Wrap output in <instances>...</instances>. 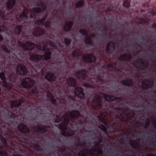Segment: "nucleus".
Segmentation results:
<instances>
[{
    "mask_svg": "<svg viewBox=\"0 0 156 156\" xmlns=\"http://www.w3.org/2000/svg\"><path fill=\"white\" fill-rule=\"evenodd\" d=\"M57 99L49 103L50 113L55 115V122H62L58 125L62 131V136L53 135L52 144L55 148L52 156H104L103 144L107 142L105 135L115 140L118 137H110L100 128L103 125L101 112L93 110L89 98L82 102L85 97L83 90H53ZM49 156H52L49 152Z\"/></svg>",
    "mask_w": 156,
    "mask_h": 156,
    "instance_id": "1",
    "label": "nucleus"
},
{
    "mask_svg": "<svg viewBox=\"0 0 156 156\" xmlns=\"http://www.w3.org/2000/svg\"><path fill=\"white\" fill-rule=\"evenodd\" d=\"M56 0V5L54 9L55 21L60 23L61 26L63 25L64 30L57 33V39L62 40L64 34L73 40V46H69L72 41L68 38L64 39L66 45L60 53L54 57L53 65H100L103 61L111 59V56L107 55L106 48L105 54L104 46L102 45L105 37L111 38L108 29L105 27L101 29L97 27L96 28L102 34H91L88 36L86 29H80L78 32L82 27L88 30L91 28V31H94V26L90 23L91 17L83 16L86 15L80 10L77 11L70 7L73 5L71 0H60V2ZM113 42L115 44L116 52H121V50L123 51L121 48H117L116 43Z\"/></svg>",
    "mask_w": 156,
    "mask_h": 156,
    "instance_id": "2",
    "label": "nucleus"
},
{
    "mask_svg": "<svg viewBox=\"0 0 156 156\" xmlns=\"http://www.w3.org/2000/svg\"><path fill=\"white\" fill-rule=\"evenodd\" d=\"M133 141H132L130 142V144L131 147L134 149V150L132 149H128L127 150L125 151V152H126V155L127 156H138L136 155V153L135 152V150H138L140 149V146L139 143L137 144V146H136L134 145Z\"/></svg>",
    "mask_w": 156,
    "mask_h": 156,
    "instance_id": "3",
    "label": "nucleus"
},
{
    "mask_svg": "<svg viewBox=\"0 0 156 156\" xmlns=\"http://www.w3.org/2000/svg\"><path fill=\"white\" fill-rule=\"evenodd\" d=\"M18 45L21 47L23 50L26 51L32 50L34 48L35 44L34 43L29 41H26L24 42L19 41Z\"/></svg>",
    "mask_w": 156,
    "mask_h": 156,
    "instance_id": "4",
    "label": "nucleus"
},
{
    "mask_svg": "<svg viewBox=\"0 0 156 156\" xmlns=\"http://www.w3.org/2000/svg\"><path fill=\"white\" fill-rule=\"evenodd\" d=\"M37 48L40 51H44L45 54L43 55L44 58L45 60L49 59V51L48 48H46V44L42 41L37 44Z\"/></svg>",
    "mask_w": 156,
    "mask_h": 156,
    "instance_id": "5",
    "label": "nucleus"
},
{
    "mask_svg": "<svg viewBox=\"0 0 156 156\" xmlns=\"http://www.w3.org/2000/svg\"><path fill=\"white\" fill-rule=\"evenodd\" d=\"M34 83V80L30 77L23 79L21 82L22 85L25 88H30Z\"/></svg>",
    "mask_w": 156,
    "mask_h": 156,
    "instance_id": "6",
    "label": "nucleus"
},
{
    "mask_svg": "<svg viewBox=\"0 0 156 156\" xmlns=\"http://www.w3.org/2000/svg\"><path fill=\"white\" fill-rule=\"evenodd\" d=\"M16 73L19 75L24 76L26 75L27 70L25 66L23 65H19L16 67Z\"/></svg>",
    "mask_w": 156,
    "mask_h": 156,
    "instance_id": "7",
    "label": "nucleus"
},
{
    "mask_svg": "<svg viewBox=\"0 0 156 156\" xmlns=\"http://www.w3.org/2000/svg\"><path fill=\"white\" fill-rule=\"evenodd\" d=\"M30 12L31 14L30 15V17L34 19H37L38 18V13L43 11L39 7H35L30 9Z\"/></svg>",
    "mask_w": 156,
    "mask_h": 156,
    "instance_id": "8",
    "label": "nucleus"
},
{
    "mask_svg": "<svg viewBox=\"0 0 156 156\" xmlns=\"http://www.w3.org/2000/svg\"><path fill=\"white\" fill-rule=\"evenodd\" d=\"M103 0H94L93 1L92 3V8H95L98 10L99 9L101 6H105L108 3V1H107L104 3L101 2Z\"/></svg>",
    "mask_w": 156,
    "mask_h": 156,
    "instance_id": "9",
    "label": "nucleus"
},
{
    "mask_svg": "<svg viewBox=\"0 0 156 156\" xmlns=\"http://www.w3.org/2000/svg\"><path fill=\"white\" fill-rule=\"evenodd\" d=\"M33 33L34 35L38 36L43 35L44 34L43 29L40 27L35 28L33 31Z\"/></svg>",
    "mask_w": 156,
    "mask_h": 156,
    "instance_id": "10",
    "label": "nucleus"
},
{
    "mask_svg": "<svg viewBox=\"0 0 156 156\" xmlns=\"http://www.w3.org/2000/svg\"><path fill=\"white\" fill-rule=\"evenodd\" d=\"M112 147L113 149H112L110 147L109 149L110 151H108V156H121V155H123L122 154L121 155L117 153L118 150L116 148L113 146Z\"/></svg>",
    "mask_w": 156,
    "mask_h": 156,
    "instance_id": "11",
    "label": "nucleus"
},
{
    "mask_svg": "<svg viewBox=\"0 0 156 156\" xmlns=\"http://www.w3.org/2000/svg\"><path fill=\"white\" fill-rule=\"evenodd\" d=\"M28 13V11L27 9H24L22 14L17 16L16 18L20 21H21L23 20L24 17L26 18H27V14Z\"/></svg>",
    "mask_w": 156,
    "mask_h": 156,
    "instance_id": "12",
    "label": "nucleus"
},
{
    "mask_svg": "<svg viewBox=\"0 0 156 156\" xmlns=\"http://www.w3.org/2000/svg\"><path fill=\"white\" fill-rule=\"evenodd\" d=\"M16 0H8L6 3V8L8 10L12 9L15 5Z\"/></svg>",
    "mask_w": 156,
    "mask_h": 156,
    "instance_id": "13",
    "label": "nucleus"
},
{
    "mask_svg": "<svg viewBox=\"0 0 156 156\" xmlns=\"http://www.w3.org/2000/svg\"><path fill=\"white\" fill-rule=\"evenodd\" d=\"M18 128L20 131L23 133H28L29 131V128L22 124L18 125Z\"/></svg>",
    "mask_w": 156,
    "mask_h": 156,
    "instance_id": "14",
    "label": "nucleus"
},
{
    "mask_svg": "<svg viewBox=\"0 0 156 156\" xmlns=\"http://www.w3.org/2000/svg\"><path fill=\"white\" fill-rule=\"evenodd\" d=\"M34 131L39 133H44L45 132V130L44 128L41 126H34L33 128Z\"/></svg>",
    "mask_w": 156,
    "mask_h": 156,
    "instance_id": "15",
    "label": "nucleus"
},
{
    "mask_svg": "<svg viewBox=\"0 0 156 156\" xmlns=\"http://www.w3.org/2000/svg\"><path fill=\"white\" fill-rule=\"evenodd\" d=\"M41 58L42 57L41 56L37 54L32 55L30 57V60L35 62L39 61L41 60Z\"/></svg>",
    "mask_w": 156,
    "mask_h": 156,
    "instance_id": "16",
    "label": "nucleus"
},
{
    "mask_svg": "<svg viewBox=\"0 0 156 156\" xmlns=\"http://www.w3.org/2000/svg\"><path fill=\"white\" fill-rule=\"evenodd\" d=\"M21 102L20 100H17L14 101H12L11 104V106L12 108L15 107H18L21 105Z\"/></svg>",
    "mask_w": 156,
    "mask_h": 156,
    "instance_id": "17",
    "label": "nucleus"
},
{
    "mask_svg": "<svg viewBox=\"0 0 156 156\" xmlns=\"http://www.w3.org/2000/svg\"><path fill=\"white\" fill-rule=\"evenodd\" d=\"M22 27L21 26H17L14 30V33L15 34L19 35L22 31Z\"/></svg>",
    "mask_w": 156,
    "mask_h": 156,
    "instance_id": "18",
    "label": "nucleus"
},
{
    "mask_svg": "<svg viewBox=\"0 0 156 156\" xmlns=\"http://www.w3.org/2000/svg\"><path fill=\"white\" fill-rule=\"evenodd\" d=\"M133 48L136 50L138 49V48L140 50H141L142 49V47L141 45L139 44H136V43H134L131 46L130 48L133 49Z\"/></svg>",
    "mask_w": 156,
    "mask_h": 156,
    "instance_id": "19",
    "label": "nucleus"
},
{
    "mask_svg": "<svg viewBox=\"0 0 156 156\" xmlns=\"http://www.w3.org/2000/svg\"><path fill=\"white\" fill-rule=\"evenodd\" d=\"M122 5L124 7L126 8V9H128L130 6V2L129 0H125L122 3Z\"/></svg>",
    "mask_w": 156,
    "mask_h": 156,
    "instance_id": "20",
    "label": "nucleus"
},
{
    "mask_svg": "<svg viewBox=\"0 0 156 156\" xmlns=\"http://www.w3.org/2000/svg\"><path fill=\"white\" fill-rule=\"evenodd\" d=\"M7 30V27L3 25L0 26V32H5Z\"/></svg>",
    "mask_w": 156,
    "mask_h": 156,
    "instance_id": "21",
    "label": "nucleus"
},
{
    "mask_svg": "<svg viewBox=\"0 0 156 156\" xmlns=\"http://www.w3.org/2000/svg\"><path fill=\"white\" fill-rule=\"evenodd\" d=\"M11 84H8L6 82H4L3 83V86L5 88L7 89H10L11 88Z\"/></svg>",
    "mask_w": 156,
    "mask_h": 156,
    "instance_id": "22",
    "label": "nucleus"
},
{
    "mask_svg": "<svg viewBox=\"0 0 156 156\" xmlns=\"http://www.w3.org/2000/svg\"><path fill=\"white\" fill-rule=\"evenodd\" d=\"M150 124V119H147V121L145 122V126H144V129H147L148 127L149 126Z\"/></svg>",
    "mask_w": 156,
    "mask_h": 156,
    "instance_id": "23",
    "label": "nucleus"
},
{
    "mask_svg": "<svg viewBox=\"0 0 156 156\" xmlns=\"http://www.w3.org/2000/svg\"><path fill=\"white\" fill-rule=\"evenodd\" d=\"M0 138L3 142L5 146L6 145V142L5 140V138L1 135L0 134Z\"/></svg>",
    "mask_w": 156,
    "mask_h": 156,
    "instance_id": "24",
    "label": "nucleus"
},
{
    "mask_svg": "<svg viewBox=\"0 0 156 156\" xmlns=\"http://www.w3.org/2000/svg\"><path fill=\"white\" fill-rule=\"evenodd\" d=\"M51 18L50 17H49V28L50 27V25L51 24V21H50V20ZM50 30L49 29V32H50ZM50 35V33H49V35ZM50 39H51L50 36L49 35V45H51V43H53V46L54 47L55 46H56V45H55V42H52L50 40Z\"/></svg>",
    "mask_w": 156,
    "mask_h": 156,
    "instance_id": "25",
    "label": "nucleus"
},
{
    "mask_svg": "<svg viewBox=\"0 0 156 156\" xmlns=\"http://www.w3.org/2000/svg\"><path fill=\"white\" fill-rule=\"evenodd\" d=\"M42 23V20L41 19H39L36 20L34 22V23L37 25H40Z\"/></svg>",
    "mask_w": 156,
    "mask_h": 156,
    "instance_id": "26",
    "label": "nucleus"
},
{
    "mask_svg": "<svg viewBox=\"0 0 156 156\" xmlns=\"http://www.w3.org/2000/svg\"><path fill=\"white\" fill-rule=\"evenodd\" d=\"M113 27H116L115 29V31H117V32H118L119 33V34H120L121 33V27H119V28H118V27L117 25H115L114 26H113Z\"/></svg>",
    "mask_w": 156,
    "mask_h": 156,
    "instance_id": "27",
    "label": "nucleus"
},
{
    "mask_svg": "<svg viewBox=\"0 0 156 156\" xmlns=\"http://www.w3.org/2000/svg\"><path fill=\"white\" fill-rule=\"evenodd\" d=\"M1 48H2V49L5 52L8 53L9 52V50L5 46H4L3 45H2Z\"/></svg>",
    "mask_w": 156,
    "mask_h": 156,
    "instance_id": "28",
    "label": "nucleus"
},
{
    "mask_svg": "<svg viewBox=\"0 0 156 156\" xmlns=\"http://www.w3.org/2000/svg\"><path fill=\"white\" fill-rule=\"evenodd\" d=\"M0 78L3 80H5V74L4 73L2 72L0 73Z\"/></svg>",
    "mask_w": 156,
    "mask_h": 156,
    "instance_id": "29",
    "label": "nucleus"
},
{
    "mask_svg": "<svg viewBox=\"0 0 156 156\" xmlns=\"http://www.w3.org/2000/svg\"><path fill=\"white\" fill-rule=\"evenodd\" d=\"M7 153L6 152L4 151H0V156H6Z\"/></svg>",
    "mask_w": 156,
    "mask_h": 156,
    "instance_id": "30",
    "label": "nucleus"
},
{
    "mask_svg": "<svg viewBox=\"0 0 156 156\" xmlns=\"http://www.w3.org/2000/svg\"><path fill=\"white\" fill-rule=\"evenodd\" d=\"M40 6H41V7L42 8V9H43V10H45L46 6L44 3H41L40 4Z\"/></svg>",
    "mask_w": 156,
    "mask_h": 156,
    "instance_id": "31",
    "label": "nucleus"
},
{
    "mask_svg": "<svg viewBox=\"0 0 156 156\" xmlns=\"http://www.w3.org/2000/svg\"><path fill=\"white\" fill-rule=\"evenodd\" d=\"M45 26L47 29L49 28V22L48 21H47L45 24Z\"/></svg>",
    "mask_w": 156,
    "mask_h": 156,
    "instance_id": "32",
    "label": "nucleus"
},
{
    "mask_svg": "<svg viewBox=\"0 0 156 156\" xmlns=\"http://www.w3.org/2000/svg\"><path fill=\"white\" fill-rule=\"evenodd\" d=\"M148 2H147L146 3H144L143 5V6L144 7H148L149 5V4L148 3Z\"/></svg>",
    "mask_w": 156,
    "mask_h": 156,
    "instance_id": "33",
    "label": "nucleus"
},
{
    "mask_svg": "<svg viewBox=\"0 0 156 156\" xmlns=\"http://www.w3.org/2000/svg\"><path fill=\"white\" fill-rule=\"evenodd\" d=\"M45 77L46 79L49 81V73H47V74L45 76Z\"/></svg>",
    "mask_w": 156,
    "mask_h": 156,
    "instance_id": "34",
    "label": "nucleus"
},
{
    "mask_svg": "<svg viewBox=\"0 0 156 156\" xmlns=\"http://www.w3.org/2000/svg\"><path fill=\"white\" fill-rule=\"evenodd\" d=\"M152 28L153 29L156 28V23H153L152 25Z\"/></svg>",
    "mask_w": 156,
    "mask_h": 156,
    "instance_id": "35",
    "label": "nucleus"
},
{
    "mask_svg": "<svg viewBox=\"0 0 156 156\" xmlns=\"http://www.w3.org/2000/svg\"><path fill=\"white\" fill-rule=\"evenodd\" d=\"M151 14H152V16H154L156 15V12L153 11H152L151 12Z\"/></svg>",
    "mask_w": 156,
    "mask_h": 156,
    "instance_id": "36",
    "label": "nucleus"
},
{
    "mask_svg": "<svg viewBox=\"0 0 156 156\" xmlns=\"http://www.w3.org/2000/svg\"><path fill=\"white\" fill-rule=\"evenodd\" d=\"M3 39V37L2 35L0 34V41H2Z\"/></svg>",
    "mask_w": 156,
    "mask_h": 156,
    "instance_id": "37",
    "label": "nucleus"
},
{
    "mask_svg": "<svg viewBox=\"0 0 156 156\" xmlns=\"http://www.w3.org/2000/svg\"><path fill=\"white\" fill-rule=\"evenodd\" d=\"M107 11L110 12L112 11V9L111 8H108L107 9Z\"/></svg>",
    "mask_w": 156,
    "mask_h": 156,
    "instance_id": "38",
    "label": "nucleus"
},
{
    "mask_svg": "<svg viewBox=\"0 0 156 156\" xmlns=\"http://www.w3.org/2000/svg\"><path fill=\"white\" fill-rule=\"evenodd\" d=\"M49 60L51 59V53L50 51V49H49Z\"/></svg>",
    "mask_w": 156,
    "mask_h": 156,
    "instance_id": "39",
    "label": "nucleus"
},
{
    "mask_svg": "<svg viewBox=\"0 0 156 156\" xmlns=\"http://www.w3.org/2000/svg\"><path fill=\"white\" fill-rule=\"evenodd\" d=\"M49 102H50V101H51V92H50V91H49Z\"/></svg>",
    "mask_w": 156,
    "mask_h": 156,
    "instance_id": "40",
    "label": "nucleus"
},
{
    "mask_svg": "<svg viewBox=\"0 0 156 156\" xmlns=\"http://www.w3.org/2000/svg\"><path fill=\"white\" fill-rule=\"evenodd\" d=\"M41 20H42V23H43V22L45 20V18H43Z\"/></svg>",
    "mask_w": 156,
    "mask_h": 156,
    "instance_id": "41",
    "label": "nucleus"
},
{
    "mask_svg": "<svg viewBox=\"0 0 156 156\" xmlns=\"http://www.w3.org/2000/svg\"><path fill=\"white\" fill-rule=\"evenodd\" d=\"M50 127H49V129H50ZM50 138H50V130H49V140H50ZM50 143V142L49 141V143Z\"/></svg>",
    "mask_w": 156,
    "mask_h": 156,
    "instance_id": "42",
    "label": "nucleus"
},
{
    "mask_svg": "<svg viewBox=\"0 0 156 156\" xmlns=\"http://www.w3.org/2000/svg\"><path fill=\"white\" fill-rule=\"evenodd\" d=\"M130 52H132V53H134V51L133 50H132Z\"/></svg>",
    "mask_w": 156,
    "mask_h": 156,
    "instance_id": "43",
    "label": "nucleus"
},
{
    "mask_svg": "<svg viewBox=\"0 0 156 156\" xmlns=\"http://www.w3.org/2000/svg\"><path fill=\"white\" fill-rule=\"evenodd\" d=\"M150 22V20H148L147 21V23H149Z\"/></svg>",
    "mask_w": 156,
    "mask_h": 156,
    "instance_id": "44",
    "label": "nucleus"
},
{
    "mask_svg": "<svg viewBox=\"0 0 156 156\" xmlns=\"http://www.w3.org/2000/svg\"><path fill=\"white\" fill-rule=\"evenodd\" d=\"M142 39H143L144 41H146V40L145 39H144V38L143 37H142Z\"/></svg>",
    "mask_w": 156,
    "mask_h": 156,
    "instance_id": "45",
    "label": "nucleus"
},
{
    "mask_svg": "<svg viewBox=\"0 0 156 156\" xmlns=\"http://www.w3.org/2000/svg\"><path fill=\"white\" fill-rule=\"evenodd\" d=\"M108 5L109 6V5H111V4L110 2H108Z\"/></svg>",
    "mask_w": 156,
    "mask_h": 156,
    "instance_id": "46",
    "label": "nucleus"
},
{
    "mask_svg": "<svg viewBox=\"0 0 156 156\" xmlns=\"http://www.w3.org/2000/svg\"><path fill=\"white\" fill-rule=\"evenodd\" d=\"M124 43L126 45H127L128 44V43L126 41L124 42Z\"/></svg>",
    "mask_w": 156,
    "mask_h": 156,
    "instance_id": "47",
    "label": "nucleus"
},
{
    "mask_svg": "<svg viewBox=\"0 0 156 156\" xmlns=\"http://www.w3.org/2000/svg\"><path fill=\"white\" fill-rule=\"evenodd\" d=\"M155 123V125H154V128H156V123H155H155Z\"/></svg>",
    "mask_w": 156,
    "mask_h": 156,
    "instance_id": "48",
    "label": "nucleus"
},
{
    "mask_svg": "<svg viewBox=\"0 0 156 156\" xmlns=\"http://www.w3.org/2000/svg\"><path fill=\"white\" fill-rule=\"evenodd\" d=\"M144 12V10H142L141 11V12Z\"/></svg>",
    "mask_w": 156,
    "mask_h": 156,
    "instance_id": "49",
    "label": "nucleus"
},
{
    "mask_svg": "<svg viewBox=\"0 0 156 156\" xmlns=\"http://www.w3.org/2000/svg\"><path fill=\"white\" fill-rule=\"evenodd\" d=\"M50 7V4H49V8ZM49 16L50 15V13H51V12H50V9H49Z\"/></svg>",
    "mask_w": 156,
    "mask_h": 156,
    "instance_id": "50",
    "label": "nucleus"
},
{
    "mask_svg": "<svg viewBox=\"0 0 156 156\" xmlns=\"http://www.w3.org/2000/svg\"><path fill=\"white\" fill-rule=\"evenodd\" d=\"M149 48L148 49H149V50H151V47L149 46Z\"/></svg>",
    "mask_w": 156,
    "mask_h": 156,
    "instance_id": "51",
    "label": "nucleus"
},
{
    "mask_svg": "<svg viewBox=\"0 0 156 156\" xmlns=\"http://www.w3.org/2000/svg\"><path fill=\"white\" fill-rule=\"evenodd\" d=\"M50 62L49 61V69H50V66H51V65H50Z\"/></svg>",
    "mask_w": 156,
    "mask_h": 156,
    "instance_id": "52",
    "label": "nucleus"
},
{
    "mask_svg": "<svg viewBox=\"0 0 156 156\" xmlns=\"http://www.w3.org/2000/svg\"><path fill=\"white\" fill-rule=\"evenodd\" d=\"M115 35H118V34H115Z\"/></svg>",
    "mask_w": 156,
    "mask_h": 156,
    "instance_id": "53",
    "label": "nucleus"
},
{
    "mask_svg": "<svg viewBox=\"0 0 156 156\" xmlns=\"http://www.w3.org/2000/svg\"><path fill=\"white\" fill-rule=\"evenodd\" d=\"M1 88L0 87V91H1Z\"/></svg>",
    "mask_w": 156,
    "mask_h": 156,
    "instance_id": "54",
    "label": "nucleus"
},
{
    "mask_svg": "<svg viewBox=\"0 0 156 156\" xmlns=\"http://www.w3.org/2000/svg\"><path fill=\"white\" fill-rule=\"evenodd\" d=\"M96 25H97V24H98L97 23H96Z\"/></svg>",
    "mask_w": 156,
    "mask_h": 156,
    "instance_id": "55",
    "label": "nucleus"
},
{
    "mask_svg": "<svg viewBox=\"0 0 156 156\" xmlns=\"http://www.w3.org/2000/svg\"><path fill=\"white\" fill-rule=\"evenodd\" d=\"M153 55L154 54V52L153 51Z\"/></svg>",
    "mask_w": 156,
    "mask_h": 156,
    "instance_id": "56",
    "label": "nucleus"
},
{
    "mask_svg": "<svg viewBox=\"0 0 156 156\" xmlns=\"http://www.w3.org/2000/svg\"><path fill=\"white\" fill-rule=\"evenodd\" d=\"M57 43V41H56V43Z\"/></svg>",
    "mask_w": 156,
    "mask_h": 156,
    "instance_id": "57",
    "label": "nucleus"
},
{
    "mask_svg": "<svg viewBox=\"0 0 156 156\" xmlns=\"http://www.w3.org/2000/svg\"><path fill=\"white\" fill-rule=\"evenodd\" d=\"M108 6H109L108 5V6H107V7H108Z\"/></svg>",
    "mask_w": 156,
    "mask_h": 156,
    "instance_id": "58",
    "label": "nucleus"
},
{
    "mask_svg": "<svg viewBox=\"0 0 156 156\" xmlns=\"http://www.w3.org/2000/svg\"><path fill=\"white\" fill-rule=\"evenodd\" d=\"M142 156H144L142 155Z\"/></svg>",
    "mask_w": 156,
    "mask_h": 156,
    "instance_id": "59",
    "label": "nucleus"
}]
</instances>
